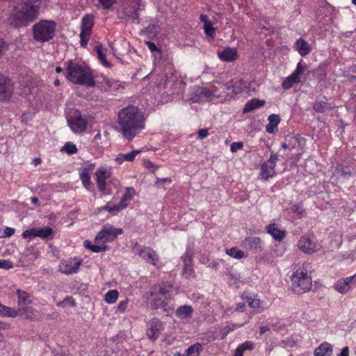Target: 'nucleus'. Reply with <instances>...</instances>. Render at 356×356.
<instances>
[{"label": "nucleus", "mask_w": 356, "mask_h": 356, "mask_svg": "<svg viewBox=\"0 0 356 356\" xmlns=\"http://www.w3.org/2000/svg\"><path fill=\"white\" fill-rule=\"evenodd\" d=\"M118 122L123 136L129 140H132L145 128L143 113L134 106L122 108L118 113Z\"/></svg>", "instance_id": "f257e3e1"}, {"label": "nucleus", "mask_w": 356, "mask_h": 356, "mask_svg": "<svg viewBox=\"0 0 356 356\" xmlns=\"http://www.w3.org/2000/svg\"><path fill=\"white\" fill-rule=\"evenodd\" d=\"M7 3L12 7L10 23L15 26H26L36 18L40 6L39 0H29L26 2L10 1Z\"/></svg>", "instance_id": "f03ea898"}, {"label": "nucleus", "mask_w": 356, "mask_h": 356, "mask_svg": "<svg viewBox=\"0 0 356 356\" xmlns=\"http://www.w3.org/2000/svg\"><path fill=\"white\" fill-rule=\"evenodd\" d=\"M65 65V76L69 81L89 87L95 86L92 71L84 62L70 60Z\"/></svg>", "instance_id": "7ed1b4c3"}, {"label": "nucleus", "mask_w": 356, "mask_h": 356, "mask_svg": "<svg viewBox=\"0 0 356 356\" xmlns=\"http://www.w3.org/2000/svg\"><path fill=\"white\" fill-rule=\"evenodd\" d=\"M172 296V285L162 282L152 286L148 302L153 309L163 308L167 316L171 315L172 308L168 306V301Z\"/></svg>", "instance_id": "20e7f679"}, {"label": "nucleus", "mask_w": 356, "mask_h": 356, "mask_svg": "<svg viewBox=\"0 0 356 356\" xmlns=\"http://www.w3.org/2000/svg\"><path fill=\"white\" fill-rule=\"evenodd\" d=\"M122 232L121 228L115 227L111 225H106L96 236L94 243L86 240L83 243L84 247L93 252H104L108 249L106 243L113 241Z\"/></svg>", "instance_id": "39448f33"}, {"label": "nucleus", "mask_w": 356, "mask_h": 356, "mask_svg": "<svg viewBox=\"0 0 356 356\" xmlns=\"http://www.w3.org/2000/svg\"><path fill=\"white\" fill-rule=\"evenodd\" d=\"M309 266V264H304L302 268H299L292 275L291 288L296 293H304L309 291L312 287V278L307 270Z\"/></svg>", "instance_id": "423d86ee"}, {"label": "nucleus", "mask_w": 356, "mask_h": 356, "mask_svg": "<svg viewBox=\"0 0 356 356\" xmlns=\"http://www.w3.org/2000/svg\"><path fill=\"white\" fill-rule=\"evenodd\" d=\"M56 27L52 20H40L33 27V37L38 42H48L54 38Z\"/></svg>", "instance_id": "0eeeda50"}, {"label": "nucleus", "mask_w": 356, "mask_h": 356, "mask_svg": "<svg viewBox=\"0 0 356 356\" xmlns=\"http://www.w3.org/2000/svg\"><path fill=\"white\" fill-rule=\"evenodd\" d=\"M67 124L72 131L74 134L83 133L88 127V121L80 111L72 110L67 115Z\"/></svg>", "instance_id": "6e6552de"}, {"label": "nucleus", "mask_w": 356, "mask_h": 356, "mask_svg": "<svg viewBox=\"0 0 356 356\" xmlns=\"http://www.w3.org/2000/svg\"><path fill=\"white\" fill-rule=\"evenodd\" d=\"M298 248L305 254H312L321 249L316 238L312 234L303 235L297 243Z\"/></svg>", "instance_id": "1a4fd4ad"}, {"label": "nucleus", "mask_w": 356, "mask_h": 356, "mask_svg": "<svg viewBox=\"0 0 356 356\" xmlns=\"http://www.w3.org/2000/svg\"><path fill=\"white\" fill-rule=\"evenodd\" d=\"M133 253L138 255L147 263L159 267V256L152 248L136 245L133 248Z\"/></svg>", "instance_id": "9d476101"}, {"label": "nucleus", "mask_w": 356, "mask_h": 356, "mask_svg": "<svg viewBox=\"0 0 356 356\" xmlns=\"http://www.w3.org/2000/svg\"><path fill=\"white\" fill-rule=\"evenodd\" d=\"M307 70V66L302 65L301 62L297 64L295 71L289 76L286 77L282 83L284 89L288 90L293 87L296 83L301 81V76Z\"/></svg>", "instance_id": "9b49d317"}, {"label": "nucleus", "mask_w": 356, "mask_h": 356, "mask_svg": "<svg viewBox=\"0 0 356 356\" xmlns=\"http://www.w3.org/2000/svg\"><path fill=\"white\" fill-rule=\"evenodd\" d=\"M156 83L159 92L172 94L175 92V85L177 84V76L172 73L166 74L165 79L161 77L160 81L156 79Z\"/></svg>", "instance_id": "f8f14e48"}, {"label": "nucleus", "mask_w": 356, "mask_h": 356, "mask_svg": "<svg viewBox=\"0 0 356 356\" xmlns=\"http://www.w3.org/2000/svg\"><path fill=\"white\" fill-rule=\"evenodd\" d=\"M82 262V259L79 257L64 259L62 260L59 264V270L65 275L76 273L79 271Z\"/></svg>", "instance_id": "ddd939ff"}, {"label": "nucleus", "mask_w": 356, "mask_h": 356, "mask_svg": "<svg viewBox=\"0 0 356 356\" xmlns=\"http://www.w3.org/2000/svg\"><path fill=\"white\" fill-rule=\"evenodd\" d=\"M112 168L103 165L99 166L95 172V179L100 191L104 192L106 187V180L111 177Z\"/></svg>", "instance_id": "4468645a"}, {"label": "nucleus", "mask_w": 356, "mask_h": 356, "mask_svg": "<svg viewBox=\"0 0 356 356\" xmlns=\"http://www.w3.org/2000/svg\"><path fill=\"white\" fill-rule=\"evenodd\" d=\"M93 24L94 17L92 15H87L83 17L81 21V31L80 33L81 44L82 47L87 45Z\"/></svg>", "instance_id": "2eb2a0df"}, {"label": "nucleus", "mask_w": 356, "mask_h": 356, "mask_svg": "<svg viewBox=\"0 0 356 356\" xmlns=\"http://www.w3.org/2000/svg\"><path fill=\"white\" fill-rule=\"evenodd\" d=\"M14 92V84L6 76H0V101L9 102Z\"/></svg>", "instance_id": "dca6fc26"}, {"label": "nucleus", "mask_w": 356, "mask_h": 356, "mask_svg": "<svg viewBox=\"0 0 356 356\" xmlns=\"http://www.w3.org/2000/svg\"><path fill=\"white\" fill-rule=\"evenodd\" d=\"M277 160V156L275 154H271L269 159L261 165L260 176L262 179L267 180L275 175V168Z\"/></svg>", "instance_id": "f3484780"}, {"label": "nucleus", "mask_w": 356, "mask_h": 356, "mask_svg": "<svg viewBox=\"0 0 356 356\" xmlns=\"http://www.w3.org/2000/svg\"><path fill=\"white\" fill-rule=\"evenodd\" d=\"M193 93L191 96V100L193 102H205L211 99L213 97L217 96L215 92L207 88L195 86L193 88Z\"/></svg>", "instance_id": "a211bd4d"}, {"label": "nucleus", "mask_w": 356, "mask_h": 356, "mask_svg": "<svg viewBox=\"0 0 356 356\" xmlns=\"http://www.w3.org/2000/svg\"><path fill=\"white\" fill-rule=\"evenodd\" d=\"M163 328V323L159 318H152L147 323L146 331L147 337L152 341L156 340Z\"/></svg>", "instance_id": "6ab92c4d"}, {"label": "nucleus", "mask_w": 356, "mask_h": 356, "mask_svg": "<svg viewBox=\"0 0 356 356\" xmlns=\"http://www.w3.org/2000/svg\"><path fill=\"white\" fill-rule=\"evenodd\" d=\"M241 246L253 253H259L263 250L264 242L259 237L250 236L241 242Z\"/></svg>", "instance_id": "aec40b11"}, {"label": "nucleus", "mask_w": 356, "mask_h": 356, "mask_svg": "<svg viewBox=\"0 0 356 356\" xmlns=\"http://www.w3.org/2000/svg\"><path fill=\"white\" fill-rule=\"evenodd\" d=\"M356 283V273L346 278L338 280L334 285V288L337 291L341 294L347 293L353 284Z\"/></svg>", "instance_id": "412c9836"}, {"label": "nucleus", "mask_w": 356, "mask_h": 356, "mask_svg": "<svg viewBox=\"0 0 356 356\" xmlns=\"http://www.w3.org/2000/svg\"><path fill=\"white\" fill-rule=\"evenodd\" d=\"M94 163H86L79 170V178L83 186L88 190H89L91 184L89 174L94 169Z\"/></svg>", "instance_id": "4be33fe9"}, {"label": "nucleus", "mask_w": 356, "mask_h": 356, "mask_svg": "<svg viewBox=\"0 0 356 356\" xmlns=\"http://www.w3.org/2000/svg\"><path fill=\"white\" fill-rule=\"evenodd\" d=\"M218 58L224 62H233L238 58V54L236 48L226 47L217 52Z\"/></svg>", "instance_id": "5701e85b"}, {"label": "nucleus", "mask_w": 356, "mask_h": 356, "mask_svg": "<svg viewBox=\"0 0 356 356\" xmlns=\"http://www.w3.org/2000/svg\"><path fill=\"white\" fill-rule=\"evenodd\" d=\"M266 231L275 241L278 242L282 241L286 236L285 229L280 228L275 223H271L267 225L266 227Z\"/></svg>", "instance_id": "b1692460"}, {"label": "nucleus", "mask_w": 356, "mask_h": 356, "mask_svg": "<svg viewBox=\"0 0 356 356\" xmlns=\"http://www.w3.org/2000/svg\"><path fill=\"white\" fill-rule=\"evenodd\" d=\"M246 302L250 307L254 313H261L267 309L266 304L261 301L257 296L245 297Z\"/></svg>", "instance_id": "393cba45"}, {"label": "nucleus", "mask_w": 356, "mask_h": 356, "mask_svg": "<svg viewBox=\"0 0 356 356\" xmlns=\"http://www.w3.org/2000/svg\"><path fill=\"white\" fill-rule=\"evenodd\" d=\"M246 87L245 83L242 79H232L225 85V89L231 91L234 95H238L243 92Z\"/></svg>", "instance_id": "a878e982"}, {"label": "nucleus", "mask_w": 356, "mask_h": 356, "mask_svg": "<svg viewBox=\"0 0 356 356\" xmlns=\"http://www.w3.org/2000/svg\"><path fill=\"white\" fill-rule=\"evenodd\" d=\"M182 260L184 262L183 275L186 278H191L193 277L194 270L192 266L191 254L189 252H186L185 254L182 257Z\"/></svg>", "instance_id": "bb28decb"}, {"label": "nucleus", "mask_w": 356, "mask_h": 356, "mask_svg": "<svg viewBox=\"0 0 356 356\" xmlns=\"http://www.w3.org/2000/svg\"><path fill=\"white\" fill-rule=\"evenodd\" d=\"M294 48L302 56H306L312 51L310 44L302 38H299L296 40Z\"/></svg>", "instance_id": "cd10ccee"}, {"label": "nucleus", "mask_w": 356, "mask_h": 356, "mask_svg": "<svg viewBox=\"0 0 356 356\" xmlns=\"http://www.w3.org/2000/svg\"><path fill=\"white\" fill-rule=\"evenodd\" d=\"M333 351L332 344L328 342H323L314 350V356H331Z\"/></svg>", "instance_id": "c85d7f7f"}, {"label": "nucleus", "mask_w": 356, "mask_h": 356, "mask_svg": "<svg viewBox=\"0 0 356 356\" xmlns=\"http://www.w3.org/2000/svg\"><path fill=\"white\" fill-rule=\"evenodd\" d=\"M142 152V149H135L127 154H119L115 159L118 165H121L124 161H133L136 156Z\"/></svg>", "instance_id": "c756f323"}, {"label": "nucleus", "mask_w": 356, "mask_h": 356, "mask_svg": "<svg viewBox=\"0 0 356 356\" xmlns=\"http://www.w3.org/2000/svg\"><path fill=\"white\" fill-rule=\"evenodd\" d=\"M24 316V314L21 312V309H15L13 307H10L1 305L0 307V316L1 317H9L15 318L17 316Z\"/></svg>", "instance_id": "7c9ffc66"}, {"label": "nucleus", "mask_w": 356, "mask_h": 356, "mask_svg": "<svg viewBox=\"0 0 356 356\" xmlns=\"http://www.w3.org/2000/svg\"><path fill=\"white\" fill-rule=\"evenodd\" d=\"M264 100H260L258 99H252L249 100L245 105L243 108V113H250L255 109L259 108L265 104Z\"/></svg>", "instance_id": "2f4dec72"}, {"label": "nucleus", "mask_w": 356, "mask_h": 356, "mask_svg": "<svg viewBox=\"0 0 356 356\" xmlns=\"http://www.w3.org/2000/svg\"><path fill=\"white\" fill-rule=\"evenodd\" d=\"M268 123L266 126V130L268 133L273 134L280 122V118L278 115L271 114L268 116Z\"/></svg>", "instance_id": "473e14b6"}, {"label": "nucleus", "mask_w": 356, "mask_h": 356, "mask_svg": "<svg viewBox=\"0 0 356 356\" xmlns=\"http://www.w3.org/2000/svg\"><path fill=\"white\" fill-rule=\"evenodd\" d=\"M135 195V190L131 187L126 188L125 193L120 200L121 208H126L129 202L134 198Z\"/></svg>", "instance_id": "72a5a7b5"}, {"label": "nucleus", "mask_w": 356, "mask_h": 356, "mask_svg": "<svg viewBox=\"0 0 356 356\" xmlns=\"http://www.w3.org/2000/svg\"><path fill=\"white\" fill-rule=\"evenodd\" d=\"M192 313L193 308L189 305L181 306L175 312L176 316L180 319H185L190 317Z\"/></svg>", "instance_id": "f704fd0d"}, {"label": "nucleus", "mask_w": 356, "mask_h": 356, "mask_svg": "<svg viewBox=\"0 0 356 356\" xmlns=\"http://www.w3.org/2000/svg\"><path fill=\"white\" fill-rule=\"evenodd\" d=\"M22 91L20 95L26 98L29 102H31L34 98V88L30 86H24L23 82L20 83Z\"/></svg>", "instance_id": "c9c22d12"}, {"label": "nucleus", "mask_w": 356, "mask_h": 356, "mask_svg": "<svg viewBox=\"0 0 356 356\" xmlns=\"http://www.w3.org/2000/svg\"><path fill=\"white\" fill-rule=\"evenodd\" d=\"M21 312L24 314V316H21L26 319L33 320L38 317V312L32 307H25L20 308Z\"/></svg>", "instance_id": "e433bc0d"}, {"label": "nucleus", "mask_w": 356, "mask_h": 356, "mask_svg": "<svg viewBox=\"0 0 356 356\" xmlns=\"http://www.w3.org/2000/svg\"><path fill=\"white\" fill-rule=\"evenodd\" d=\"M203 350V346L200 343H195L186 350V356H199Z\"/></svg>", "instance_id": "4c0bfd02"}, {"label": "nucleus", "mask_w": 356, "mask_h": 356, "mask_svg": "<svg viewBox=\"0 0 356 356\" xmlns=\"http://www.w3.org/2000/svg\"><path fill=\"white\" fill-rule=\"evenodd\" d=\"M53 230L49 227L43 228H37V237L42 239H49L52 238Z\"/></svg>", "instance_id": "58836bf2"}, {"label": "nucleus", "mask_w": 356, "mask_h": 356, "mask_svg": "<svg viewBox=\"0 0 356 356\" xmlns=\"http://www.w3.org/2000/svg\"><path fill=\"white\" fill-rule=\"evenodd\" d=\"M16 293L17 295V304L19 306L28 304L31 302L30 297L26 291L17 289Z\"/></svg>", "instance_id": "ea45409f"}, {"label": "nucleus", "mask_w": 356, "mask_h": 356, "mask_svg": "<svg viewBox=\"0 0 356 356\" xmlns=\"http://www.w3.org/2000/svg\"><path fill=\"white\" fill-rule=\"evenodd\" d=\"M119 293L117 290H109L104 296V300L108 304H113L118 300Z\"/></svg>", "instance_id": "a19ab883"}, {"label": "nucleus", "mask_w": 356, "mask_h": 356, "mask_svg": "<svg viewBox=\"0 0 356 356\" xmlns=\"http://www.w3.org/2000/svg\"><path fill=\"white\" fill-rule=\"evenodd\" d=\"M226 253L234 259H241L245 257L244 252L237 248H232L226 250Z\"/></svg>", "instance_id": "79ce46f5"}, {"label": "nucleus", "mask_w": 356, "mask_h": 356, "mask_svg": "<svg viewBox=\"0 0 356 356\" xmlns=\"http://www.w3.org/2000/svg\"><path fill=\"white\" fill-rule=\"evenodd\" d=\"M124 208H121V204L120 202L119 204H115L111 202H108L104 207V210H106L110 213H116L122 210H123Z\"/></svg>", "instance_id": "37998d69"}, {"label": "nucleus", "mask_w": 356, "mask_h": 356, "mask_svg": "<svg viewBox=\"0 0 356 356\" xmlns=\"http://www.w3.org/2000/svg\"><path fill=\"white\" fill-rule=\"evenodd\" d=\"M313 108L318 113H323L329 110L330 106L327 102L319 101L314 103Z\"/></svg>", "instance_id": "c03bdc74"}, {"label": "nucleus", "mask_w": 356, "mask_h": 356, "mask_svg": "<svg viewBox=\"0 0 356 356\" xmlns=\"http://www.w3.org/2000/svg\"><path fill=\"white\" fill-rule=\"evenodd\" d=\"M95 51L98 56L99 59L101 60L102 64L107 66L108 62L106 60V56L102 47L99 44L95 46Z\"/></svg>", "instance_id": "a18cd8bd"}, {"label": "nucleus", "mask_w": 356, "mask_h": 356, "mask_svg": "<svg viewBox=\"0 0 356 356\" xmlns=\"http://www.w3.org/2000/svg\"><path fill=\"white\" fill-rule=\"evenodd\" d=\"M61 151H64L68 154H73L76 153L77 148L74 143L68 142L65 143V145L62 147Z\"/></svg>", "instance_id": "49530a36"}, {"label": "nucleus", "mask_w": 356, "mask_h": 356, "mask_svg": "<svg viewBox=\"0 0 356 356\" xmlns=\"http://www.w3.org/2000/svg\"><path fill=\"white\" fill-rule=\"evenodd\" d=\"M149 49L150 50V51L152 53H155V54L154 55L155 58H160L161 56V51L160 49L156 47V45L154 43V42H146Z\"/></svg>", "instance_id": "de8ad7c7"}, {"label": "nucleus", "mask_w": 356, "mask_h": 356, "mask_svg": "<svg viewBox=\"0 0 356 356\" xmlns=\"http://www.w3.org/2000/svg\"><path fill=\"white\" fill-rule=\"evenodd\" d=\"M117 0H99V3L104 9H110L113 5L116 2ZM140 0H136V2L138 4Z\"/></svg>", "instance_id": "09e8293b"}, {"label": "nucleus", "mask_w": 356, "mask_h": 356, "mask_svg": "<svg viewBox=\"0 0 356 356\" xmlns=\"http://www.w3.org/2000/svg\"><path fill=\"white\" fill-rule=\"evenodd\" d=\"M204 33L209 37L213 38L216 34V29L212 25V23L210 24H204Z\"/></svg>", "instance_id": "8fccbe9b"}, {"label": "nucleus", "mask_w": 356, "mask_h": 356, "mask_svg": "<svg viewBox=\"0 0 356 356\" xmlns=\"http://www.w3.org/2000/svg\"><path fill=\"white\" fill-rule=\"evenodd\" d=\"M22 236L24 238H31L37 237V228H32L25 230L22 233Z\"/></svg>", "instance_id": "3c124183"}, {"label": "nucleus", "mask_w": 356, "mask_h": 356, "mask_svg": "<svg viewBox=\"0 0 356 356\" xmlns=\"http://www.w3.org/2000/svg\"><path fill=\"white\" fill-rule=\"evenodd\" d=\"M335 172L341 176L346 177L350 175V171L346 167L342 165H337L335 169Z\"/></svg>", "instance_id": "603ef678"}, {"label": "nucleus", "mask_w": 356, "mask_h": 356, "mask_svg": "<svg viewBox=\"0 0 356 356\" xmlns=\"http://www.w3.org/2000/svg\"><path fill=\"white\" fill-rule=\"evenodd\" d=\"M67 305L72 307H74L75 305V302L71 297H67L63 301L57 304L58 306L60 307H64Z\"/></svg>", "instance_id": "864d4df0"}, {"label": "nucleus", "mask_w": 356, "mask_h": 356, "mask_svg": "<svg viewBox=\"0 0 356 356\" xmlns=\"http://www.w3.org/2000/svg\"><path fill=\"white\" fill-rule=\"evenodd\" d=\"M243 147V143L242 142H234L231 144L230 151L233 153L241 149Z\"/></svg>", "instance_id": "5fc2aeb1"}, {"label": "nucleus", "mask_w": 356, "mask_h": 356, "mask_svg": "<svg viewBox=\"0 0 356 356\" xmlns=\"http://www.w3.org/2000/svg\"><path fill=\"white\" fill-rule=\"evenodd\" d=\"M13 266V263L6 259H0V268L10 269Z\"/></svg>", "instance_id": "6e6d98bb"}, {"label": "nucleus", "mask_w": 356, "mask_h": 356, "mask_svg": "<svg viewBox=\"0 0 356 356\" xmlns=\"http://www.w3.org/2000/svg\"><path fill=\"white\" fill-rule=\"evenodd\" d=\"M242 351H245L247 350H252L253 349V343L250 341H246L244 343L240 344L238 346Z\"/></svg>", "instance_id": "4d7b16f0"}, {"label": "nucleus", "mask_w": 356, "mask_h": 356, "mask_svg": "<svg viewBox=\"0 0 356 356\" xmlns=\"http://www.w3.org/2000/svg\"><path fill=\"white\" fill-rule=\"evenodd\" d=\"M246 303H247L246 300L245 302H241L236 303L234 311L238 312H243L246 308V305H245Z\"/></svg>", "instance_id": "13d9d810"}, {"label": "nucleus", "mask_w": 356, "mask_h": 356, "mask_svg": "<svg viewBox=\"0 0 356 356\" xmlns=\"http://www.w3.org/2000/svg\"><path fill=\"white\" fill-rule=\"evenodd\" d=\"M127 305H128V300H122L119 302V304L118 305V309L120 312L122 313V312H125V310L127 309Z\"/></svg>", "instance_id": "bf43d9fd"}, {"label": "nucleus", "mask_w": 356, "mask_h": 356, "mask_svg": "<svg viewBox=\"0 0 356 356\" xmlns=\"http://www.w3.org/2000/svg\"><path fill=\"white\" fill-rule=\"evenodd\" d=\"M33 117V113L32 112H26L22 114V121L23 122H27L31 120Z\"/></svg>", "instance_id": "052dcab7"}, {"label": "nucleus", "mask_w": 356, "mask_h": 356, "mask_svg": "<svg viewBox=\"0 0 356 356\" xmlns=\"http://www.w3.org/2000/svg\"><path fill=\"white\" fill-rule=\"evenodd\" d=\"M15 233V229L11 227H6L3 230V236L6 237H10Z\"/></svg>", "instance_id": "680f3d73"}, {"label": "nucleus", "mask_w": 356, "mask_h": 356, "mask_svg": "<svg viewBox=\"0 0 356 356\" xmlns=\"http://www.w3.org/2000/svg\"><path fill=\"white\" fill-rule=\"evenodd\" d=\"M200 262L208 266L210 263V259L207 254H202L200 257Z\"/></svg>", "instance_id": "e2e57ef3"}, {"label": "nucleus", "mask_w": 356, "mask_h": 356, "mask_svg": "<svg viewBox=\"0 0 356 356\" xmlns=\"http://www.w3.org/2000/svg\"><path fill=\"white\" fill-rule=\"evenodd\" d=\"M292 211L298 214H301L303 212V209L300 205L295 204L292 207Z\"/></svg>", "instance_id": "0e129e2a"}, {"label": "nucleus", "mask_w": 356, "mask_h": 356, "mask_svg": "<svg viewBox=\"0 0 356 356\" xmlns=\"http://www.w3.org/2000/svg\"><path fill=\"white\" fill-rule=\"evenodd\" d=\"M198 136L200 138H204L208 136V130L207 129H202L198 131Z\"/></svg>", "instance_id": "69168bd1"}, {"label": "nucleus", "mask_w": 356, "mask_h": 356, "mask_svg": "<svg viewBox=\"0 0 356 356\" xmlns=\"http://www.w3.org/2000/svg\"><path fill=\"white\" fill-rule=\"evenodd\" d=\"M337 356H349V348L348 346L343 347Z\"/></svg>", "instance_id": "338daca9"}, {"label": "nucleus", "mask_w": 356, "mask_h": 356, "mask_svg": "<svg viewBox=\"0 0 356 356\" xmlns=\"http://www.w3.org/2000/svg\"><path fill=\"white\" fill-rule=\"evenodd\" d=\"M200 19L201 22L204 23V24H210L211 22L209 20V17L206 15H201L200 17Z\"/></svg>", "instance_id": "774afa93"}]
</instances>
